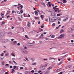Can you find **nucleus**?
I'll return each mask as SVG.
<instances>
[{"label": "nucleus", "mask_w": 74, "mask_h": 74, "mask_svg": "<svg viewBox=\"0 0 74 74\" xmlns=\"http://www.w3.org/2000/svg\"><path fill=\"white\" fill-rule=\"evenodd\" d=\"M59 29V27H56V29Z\"/></svg>", "instance_id": "obj_51"}, {"label": "nucleus", "mask_w": 74, "mask_h": 74, "mask_svg": "<svg viewBox=\"0 0 74 74\" xmlns=\"http://www.w3.org/2000/svg\"><path fill=\"white\" fill-rule=\"evenodd\" d=\"M55 23H53L52 25V26H55Z\"/></svg>", "instance_id": "obj_32"}, {"label": "nucleus", "mask_w": 74, "mask_h": 74, "mask_svg": "<svg viewBox=\"0 0 74 74\" xmlns=\"http://www.w3.org/2000/svg\"><path fill=\"white\" fill-rule=\"evenodd\" d=\"M66 19L64 18V19L63 20V21H66Z\"/></svg>", "instance_id": "obj_59"}, {"label": "nucleus", "mask_w": 74, "mask_h": 74, "mask_svg": "<svg viewBox=\"0 0 74 74\" xmlns=\"http://www.w3.org/2000/svg\"><path fill=\"white\" fill-rule=\"evenodd\" d=\"M51 15L52 16H56V14L55 13H53V14H51Z\"/></svg>", "instance_id": "obj_11"}, {"label": "nucleus", "mask_w": 74, "mask_h": 74, "mask_svg": "<svg viewBox=\"0 0 74 74\" xmlns=\"http://www.w3.org/2000/svg\"><path fill=\"white\" fill-rule=\"evenodd\" d=\"M25 37L27 38H28V39H29V38L28 37L27 35H26L25 36Z\"/></svg>", "instance_id": "obj_28"}, {"label": "nucleus", "mask_w": 74, "mask_h": 74, "mask_svg": "<svg viewBox=\"0 0 74 74\" xmlns=\"http://www.w3.org/2000/svg\"><path fill=\"white\" fill-rule=\"evenodd\" d=\"M10 69H12V66H10Z\"/></svg>", "instance_id": "obj_40"}, {"label": "nucleus", "mask_w": 74, "mask_h": 74, "mask_svg": "<svg viewBox=\"0 0 74 74\" xmlns=\"http://www.w3.org/2000/svg\"><path fill=\"white\" fill-rule=\"evenodd\" d=\"M28 17H29V18L30 17V15L29 14H28Z\"/></svg>", "instance_id": "obj_53"}, {"label": "nucleus", "mask_w": 74, "mask_h": 74, "mask_svg": "<svg viewBox=\"0 0 74 74\" xmlns=\"http://www.w3.org/2000/svg\"><path fill=\"white\" fill-rule=\"evenodd\" d=\"M17 13L19 14H21V12L19 11H17Z\"/></svg>", "instance_id": "obj_31"}, {"label": "nucleus", "mask_w": 74, "mask_h": 74, "mask_svg": "<svg viewBox=\"0 0 74 74\" xmlns=\"http://www.w3.org/2000/svg\"><path fill=\"white\" fill-rule=\"evenodd\" d=\"M11 41H14V39H12L11 40Z\"/></svg>", "instance_id": "obj_61"}, {"label": "nucleus", "mask_w": 74, "mask_h": 74, "mask_svg": "<svg viewBox=\"0 0 74 74\" xmlns=\"http://www.w3.org/2000/svg\"><path fill=\"white\" fill-rule=\"evenodd\" d=\"M18 45V46H19V45H21V44H20V43H18V44H17V45Z\"/></svg>", "instance_id": "obj_46"}, {"label": "nucleus", "mask_w": 74, "mask_h": 74, "mask_svg": "<svg viewBox=\"0 0 74 74\" xmlns=\"http://www.w3.org/2000/svg\"><path fill=\"white\" fill-rule=\"evenodd\" d=\"M0 15H1V16H2L3 15H4V14L1 13L0 14Z\"/></svg>", "instance_id": "obj_43"}, {"label": "nucleus", "mask_w": 74, "mask_h": 74, "mask_svg": "<svg viewBox=\"0 0 74 74\" xmlns=\"http://www.w3.org/2000/svg\"><path fill=\"white\" fill-rule=\"evenodd\" d=\"M1 56H4V53H3L0 55Z\"/></svg>", "instance_id": "obj_25"}, {"label": "nucleus", "mask_w": 74, "mask_h": 74, "mask_svg": "<svg viewBox=\"0 0 74 74\" xmlns=\"http://www.w3.org/2000/svg\"><path fill=\"white\" fill-rule=\"evenodd\" d=\"M12 12L13 14H14V13H15V11H14V10H13V11H12Z\"/></svg>", "instance_id": "obj_45"}, {"label": "nucleus", "mask_w": 74, "mask_h": 74, "mask_svg": "<svg viewBox=\"0 0 74 74\" xmlns=\"http://www.w3.org/2000/svg\"><path fill=\"white\" fill-rule=\"evenodd\" d=\"M36 63L34 62V64H32V65H33V66H34V65H36Z\"/></svg>", "instance_id": "obj_30"}, {"label": "nucleus", "mask_w": 74, "mask_h": 74, "mask_svg": "<svg viewBox=\"0 0 74 74\" xmlns=\"http://www.w3.org/2000/svg\"><path fill=\"white\" fill-rule=\"evenodd\" d=\"M43 26H44L43 25L41 26L40 27L42 29V28H43Z\"/></svg>", "instance_id": "obj_47"}, {"label": "nucleus", "mask_w": 74, "mask_h": 74, "mask_svg": "<svg viewBox=\"0 0 74 74\" xmlns=\"http://www.w3.org/2000/svg\"><path fill=\"white\" fill-rule=\"evenodd\" d=\"M47 73V74H48L49 73V71L48 70L46 72Z\"/></svg>", "instance_id": "obj_34"}, {"label": "nucleus", "mask_w": 74, "mask_h": 74, "mask_svg": "<svg viewBox=\"0 0 74 74\" xmlns=\"http://www.w3.org/2000/svg\"><path fill=\"white\" fill-rule=\"evenodd\" d=\"M62 63H63V61H62L59 63L58 64L59 65H60V64H62Z\"/></svg>", "instance_id": "obj_20"}, {"label": "nucleus", "mask_w": 74, "mask_h": 74, "mask_svg": "<svg viewBox=\"0 0 74 74\" xmlns=\"http://www.w3.org/2000/svg\"><path fill=\"white\" fill-rule=\"evenodd\" d=\"M62 2L64 3H67V1L66 0H63Z\"/></svg>", "instance_id": "obj_10"}, {"label": "nucleus", "mask_w": 74, "mask_h": 74, "mask_svg": "<svg viewBox=\"0 0 74 74\" xmlns=\"http://www.w3.org/2000/svg\"><path fill=\"white\" fill-rule=\"evenodd\" d=\"M51 59H54V60H55V58H49V60H51Z\"/></svg>", "instance_id": "obj_22"}, {"label": "nucleus", "mask_w": 74, "mask_h": 74, "mask_svg": "<svg viewBox=\"0 0 74 74\" xmlns=\"http://www.w3.org/2000/svg\"><path fill=\"white\" fill-rule=\"evenodd\" d=\"M40 17L41 18H42V19H43L44 18V16H43V15H41L40 16Z\"/></svg>", "instance_id": "obj_12"}, {"label": "nucleus", "mask_w": 74, "mask_h": 74, "mask_svg": "<svg viewBox=\"0 0 74 74\" xmlns=\"http://www.w3.org/2000/svg\"><path fill=\"white\" fill-rule=\"evenodd\" d=\"M34 13L35 14H38V12L37 11H35Z\"/></svg>", "instance_id": "obj_24"}, {"label": "nucleus", "mask_w": 74, "mask_h": 74, "mask_svg": "<svg viewBox=\"0 0 74 74\" xmlns=\"http://www.w3.org/2000/svg\"><path fill=\"white\" fill-rule=\"evenodd\" d=\"M25 74H28L29 73H28V72L27 71H26L25 72Z\"/></svg>", "instance_id": "obj_27"}, {"label": "nucleus", "mask_w": 74, "mask_h": 74, "mask_svg": "<svg viewBox=\"0 0 74 74\" xmlns=\"http://www.w3.org/2000/svg\"><path fill=\"white\" fill-rule=\"evenodd\" d=\"M71 37H74V34L72 35Z\"/></svg>", "instance_id": "obj_60"}, {"label": "nucleus", "mask_w": 74, "mask_h": 74, "mask_svg": "<svg viewBox=\"0 0 74 74\" xmlns=\"http://www.w3.org/2000/svg\"><path fill=\"white\" fill-rule=\"evenodd\" d=\"M5 63V62H4L3 61L2 62V65H4V64Z\"/></svg>", "instance_id": "obj_23"}, {"label": "nucleus", "mask_w": 74, "mask_h": 74, "mask_svg": "<svg viewBox=\"0 0 74 74\" xmlns=\"http://www.w3.org/2000/svg\"><path fill=\"white\" fill-rule=\"evenodd\" d=\"M20 69H21V70H22L23 69V67H21L20 68Z\"/></svg>", "instance_id": "obj_37"}, {"label": "nucleus", "mask_w": 74, "mask_h": 74, "mask_svg": "<svg viewBox=\"0 0 74 74\" xmlns=\"http://www.w3.org/2000/svg\"><path fill=\"white\" fill-rule=\"evenodd\" d=\"M37 11L38 12H39V13L40 15H41L42 14H41L40 13V12H41V11H40L38 10Z\"/></svg>", "instance_id": "obj_17"}, {"label": "nucleus", "mask_w": 74, "mask_h": 74, "mask_svg": "<svg viewBox=\"0 0 74 74\" xmlns=\"http://www.w3.org/2000/svg\"><path fill=\"white\" fill-rule=\"evenodd\" d=\"M10 11H8L6 14V16H7V15H8V14H10Z\"/></svg>", "instance_id": "obj_8"}, {"label": "nucleus", "mask_w": 74, "mask_h": 74, "mask_svg": "<svg viewBox=\"0 0 74 74\" xmlns=\"http://www.w3.org/2000/svg\"><path fill=\"white\" fill-rule=\"evenodd\" d=\"M44 60H47V59H44Z\"/></svg>", "instance_id": "obj_55"}, {"label": "nucleus", "mask_w": 74, "mask_h": 74, "mask_svg": "<svg viewBox=\"0 0 74 74\" xmlns=\"http://www.w3.org/2000/svg\"><path fill=\"white\" fill-rule=\"evenodd\" d=\"M10 16L9 15L7 16V18L8 19V18H9V17H10Z\"/></svg>", "instance_id": "obj_44"}, {"label": "nucleus", "mask_w": 74, "mask_h": 74, "mask_svg": "<svg viewBox=\"0 0 74 74\" xmlns=\"http://www.w3.org/2000/svg\"><path fill=\"white\" fill-rule=\"evenodd\" d=\"M63 74V72L62 71L60 73L58 74Z\"/></svg>", "instance_id": "obj_38"}, {"label": "nucleus", "mask_w": 74, "mask_h": 74, "mask_svg": "<svg viewBox=\"0 0 74 74\" xmlns=\"http://www.w3.org/2000/svg\"><path fill=\"white\" fill-rule=\"evenodd\" d=\"M12 71H12V73H14V69H12Z\"/></svg>", "instance_id": "obj_54"}, {"label": "nucleus", "mask_w": 74, "mask_h": 74, "mask_svg": "<svg viewBox=\"0 0 74 74\" xmlns=\"http://www.w3.org/2000/svg\"><path fill=\"white\" fill-rule=\"evenodd\" d=\"M64 32V29H61L60 30V33H63V32Z\"/></svg>", "instance_id": "obj_3"}, {"label": "nucleus", "mask_w": 74, "mask_h": 74, "mask_svg": "<svg viewBox=\"0 0 74 74\" xmlns=\"http://www.w3.org/2000/svg\"><path fill=\"white\" fill-rule=\"evenodd\" d=\"M3 52H4V53H6V52H7V51H3Z\"/></svg>", "instance_id": "obj_56"}, {"label": "nucleus", "mask_w": 74, "mask_h": 74, "mask_svg": "<svg viewBox=\"0 0 74 74\" xmlns=\"http://www.w3.org/2000/svg\"><path fill=\"white\" fill-rule=\"evenodd\" d=\"M44 74H48V73H47L46 72Z\"/></svg>", "instance_id": "obj_63"}, {"label": "nucleus", "mask_w": 74, "mask_h": 74, "mask_svg": "<svg viewBox=\"0 0 74 74\" xmlns=\"http://www.w3.org/2000/svg\"><path fill=\"white\" fill-rule=\"evenodd\" d=\"M24 50H25V49H21V52H22V53H23L24 52Z\"/></svg>", "instance_id": "obj_9"}, {"label": "nucleus", "mask_w": 74, "mask_h": 74, "mask_svg": "<svg viewBox=\"0 0 74 74\" xmlns=\"http://www.w3.org/2000/svg\"><path fill=\"white\" fill-rule=\"evenodd\" d=\"M58 2V3H59V4H63L62 2Z\"/></svg>", "instance_id": "obj_35"}, {"label": "nucleus", "mask_w": 74, "mask_h": 74, "mask_svg": "<svg viewBox=\"0 0 74 74\" xmlns=\"http://www.w3.org/2000/svg\"><path fill=\"white\" fill-rule=\"evenodd\" d=\"M62 14H58L57 15V16H60V15H62Z\"/></svg>", "instance_id": "obj_16"}, {"label": "nucleus", "mask_w": 74, "mask_h": 74, "mask_svg": "<svg viewBox=\"0 0 74 74\" xmlns=\"http://www.w3.org/2000/svg\"><path fill=\"white\" fill-rule=\"evenodd\" d=\"M55 37V35H52L51 36V38H54Z\"/></svg>", "instance_id": "obj_18"}, {"label": "nucleus", "mask_w": 74, "mask_h": 74, "mask_svg": "<svg viewBox=\"0 0 74 74\" xmlns=\"http://www.w3.org/2000/svg\"><path fill=\"white\" fill-rule=\"evenodd\" d=\"M50 3H51V2H48V3L49 4V6H50V7H51V5L50 4Z\"/></svg>", "instance_id": "obj_19"}, {"label": "nucleus", "mask_w": 74, "mask_h": 74, "mask_svg": "<svg viewBox=\"0 0 74 74\" xmlns=\"http://www.w3.org/2000/svg\"><path fill=\"white\" fill-rule=\"evenodd\" d=\"M5 66H10V65L8 64H6L5 65Z\"/></svg>", "instance_id": "obj_42"}, {"label": "nucleus", "mask_w": 74, "mask_h": 74, "mask_svg": "<svg viewBox=\"0 0 74 74\" xmlns=\"http://www.w3.org/2000/svg\"><path fill=\"white\" fill-rule=\"evenodd\" d=\"M17 43V42L16 41H14L13 42V45H16Z\"/></svg>", "instance_id": "obj_2"}, {"label": "nucleus", "mask_w": 74, "mask_h": 74, "mask_svg": "<svg viewBox=\"0 0 74 74\" xmlns=\"http://www.w3.org/2000/svg\"><path fill=\"white\" fill-rule=\"evenodd\" d=\"M23 10H21L20 11V12H21V13H22V14L23 13Z\"/></svg>", "instance_id": "obj_41"}, {"label": "nucleus", "mask_w": 74, "mask_h": 74, "mask_svg": "<svg viewBox=\"0 0 74 74\" xmlns=\"http://www.w3.org/2000/svg\"><path fill=\"white\" fill-rule=\"evenodd\" d=\"M71 42H74V40H71Z\"/></svg>", "instance_id": "obj_52"}, {"label": "nucleus", "mask_w": 74, "mask_h": 74, "mask_svg": "<svg viewBox=\"0 0 74 74\" xmlns=\"http://www.w3.org/2000/svg\"><path fill=\"white\" fill-rule=\"evenodd\" d=\"M27 52H28L27 51L24 49V53H27Z\"/></svg>", "instance_id": "obj_4"}, {"label": "nucleus", "mask_w": 74, "mask_h": 74, "mask_svg": "<svg viewBox=\"0 0 74 74\" xmlns=\"http://www.w3.org/2000/svg\"><path fill=\"white\" fill-rule=\"evenodd\" d=\"M9 53L7 52L6 54H5V56L7 57L9 56Z\"/></svg>", "instance_id": "obj_7"}, {"label": "nucleus", "mask_w": 74, "mask_h": 74, "mask_svg": "<svg viewBox=\"0 0 74 74\" xmlns=\"http://www.w3.org/2000/svg\"><path fill=\"white\" fill-rule=\"evenodd\" d=\"M8 74V72H6L5 73V74Z\"/></svg>", "instance_id": "obj_62"}, {"label": "nucleus", "mask_w": 74, "mask_h": 74, "mask_svg": "<svg viewBox=\"0 0 74 74\" xmlns=\"http://www.w3.org/2000/svg\"><path fill=\"white\" fill-rule=\"evenodd\" d=\"M71 32H74V28H72L71 29Z\"/></svg>", "instance_id": "obj_26"}, {"label": "nucleus", "mask_w": 74, "mask_h": 74, "mask_svg": "<svg viewBox=\"0 0 74 74\" xmlns=\"http://www.w3.org/2000/svg\"><path fill=\"white\" fill-rule=\"evenodd\" d=\"M52 67H49V68H48L47 70H51V69Z\"/></svg>", "instance_id": "obj_15"}, {"label": "nucleus", "mask_w": 74, "mask_h": 74, "mask_svg": "<svg viewBox=\"0 0 74 74\" xmlns=\"http://www.w3.org/2000/svg\"><path fill=\"white\" fill-rule=\"evenodd\" d=\"M10 55L12 56H14V57H15V55L14 53H12L10 54Z\"/></svg>", "instance_id": "obj_6"}, {"label": "nucleus", "mask_w": 74, "mask_h": 74, "mask_svg": "<svg viewBox=\"0 0 74 74\" xmlns=\"http://www.w3.org/2000/svg\"><path fill=\"white\" fill-rule=\"evenodd\" d=\"M35 19H38V17H35Z\"/></svg>", "instance_id": "obj_50"}, {"label": "nucleus", "mask_w": 74, "mask_h": 74, "mask_svg": "<svg viewBox=\"0 0 74 74\" xmlns=\"http://www.w3.org/2000/svg\"><path fill=\"white\" fill-rule=\"evenodd\" d=\"M27 26L28 27H30V23H28Z\"/></svg>", "instance_id": "obj_13"}, {"label": "nucleus", "mask_w": 74, "mask_h": 74, "mask_svg": "<svg viewBox=\"0 0 74 74\" xmlns=\"http://www.w3.org/2000/svg\"><path fill=\"white\" fill-rule=\"evenodd\" d=\"M64 34H61L58 37V38H62L64 37Z\"/></svg>", "instance_id": "obj_1"}, {"label": "nucleus", "mask_w": 74, "mask_h": 74, "mask_svg": "<svg viewBox=\"0 0 74 74\" xmlns=\"http://www.w3.org/2000/svg\"><path fill=\"white\" fill-rule=\"evenodd\" d=\"M55 47H52L49 49H52L53 48H54Z\"/></svg>", "instance_id": "obj_48"}, {"label": "nucleus", "mask_w": 74, "mask_h": 74, "mask_svg": "<svg viewBox=\"0 0 74 74\" xmlns=\"http://www.w3.org/2000/svg\"><path fill=\"white\" fill-rule=\"evenodd\" d=\"M20 7L22 8H22H23V5H21Z\"/></svg>", "instance_id": "obj_39"}, {"label": "nucleus", "mask_w": 74, "mask_h": 74, "mask_svg": "<svg viewBox=\"0 0 74 74\" xmlns=\"http://www.w3.org/2000/svg\"><path fill=\"white\" fill-rule=\"evenodd\" d=\"M41 71H38V73H41Z\"/></svg>", "instance_id": "obj_49"}, {"label": "nucleus", "mask_w": 74, "mask_h": 74, "mask_svg": "<svg viewBox=\"0 0 74 74\" xmlns=\"http://www.w3.org/2000/svg\"><path fill=\"white\" fill-rule=\"evenodd\" d=\"M5 23V22L4 21H3L2 23V25H4Z\"/></svg>", "instance_id": "obj_33"}, {"label": "nucleus", "mask_w": 74, "mask_h": 74, "mask_svg": "<svg viewBox=\"0 0 74 74\" xmlns=\"http://www.w3.org/2000/svg\"><path fill=\"white\" fill-rule=\"evenodd\" d=\"M13 67H14L13 69H16V66H14Z\"/></svg>", "instance_id": "obj_36"}, {"label": "nucleus", "mask_w": 74, "mask_h": 74, "mask_svg": "<svg viewBox=\"0 0 74 74\" xmlns=\"http://www.w3.org/2000/svg\"><path fill=\"white\" fill-rule=\"evenodd\" d=\"M12 62H14V63L15 64H17V63L15 61L13 60L12 61Z\"/></svg>", "instance_id": "obj_14"}, {"label": "nucleus", "mask_w": 74, "mask_h": 74, "mask_svg": "<svg viewBox=\"0 0 74 74\" xmlns=\"http://www.w3.org/2000/svg\"><path fill=\"white\" fill-rule=\"evenodd\" d=\"M73 4L74 5V1H73L72 2Z\"/></svg>", "instance_id": "obj_64"}, {"label": "nucleus", "mask_w": 74, "mask_h": 74, "mask_svg": "<svg viewBox=\"0 0 74 74\" xmlns=\"http://www.w3.org/2000/svg\"><path fill=\"white\" fill-rule=\"evenodd\" d=\"M30 60H31L32 62H33L35 60V58H32L30 59Z\"/></svg>", "instance_id": "obj_5"}, {"label": "nucleus", "mask_w": 74, "mask_h": 74, "mask_svg": "<svg viewBox=\"0 0 74 74\" xmlns=\"http://www.w3.org/2000/svg\"><path fill=\"white\" fill-rule=\"evenodd\" d=\"M18 5H14L13 7H17Z\"/></svg>", "instance_id": "obj_57"}, {"label": "nucleus", "mask_w": 74, "mask_h": 74, "mask_svg": "<svg viewBox=\"0 0 74 74\" xmlns=\"http://www.w3.org/2000/svg\"><path fill=\"white\" fill-rule=\"evenodd\" d=\"M40 37H44V35H43V34H42L40 36Z\"/></svg>", "instance_id": "obj_29"}, {"label": "nucleus", "mask_w": 74, "mask_h": 74, "mask_svg": "<svg viewBox=\"0 0 74 74\" xmlns=\"http://www.w3.org/2000/svg\"><path fill=\"white\" fill-rule=\"evenodd\" d=\"M7 0H4V1H2V2H1V3H4V2H5V1H7Z\"/></svg>", "instance_id": "obj_21"}, {"label": "nucleus", "mask_w": 74, "mask_h": 74, "mask_svg": "<svg viewBox=\"0 0 74 74\" xmlns=\"http://www.w3.org/2000/svg\"><path fill=\"white\" fill-rule=\"evenodd\" d=\"M31 72H32V73H34V70H32V71Z\"/></svg>", "instance_id": "obj_58"}]
</instances>
